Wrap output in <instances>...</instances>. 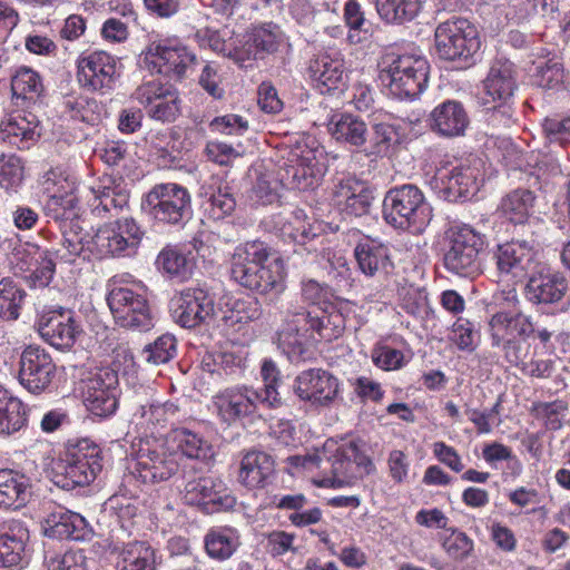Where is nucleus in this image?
Segmentation results:
<instances>
[{
  "label": "nucleus",
  "mask_w": 570,
  "mask_h": 570,
  "mask_svg": "<svg viewBox=\"0 0 570 570\" xmlns=\"http://www.w3.org/2000/svg\"><path fill=\"white\" fill-rule=\"evenodd\" d=\"M344 328L345 317L332 303L288 311L278 331V346L291 362L298 363L312 357L315 342L336 340Z\"/></svg>",
  "instance_id": "obj_1"
},
{
  "label": "nucleus",
  "mask_w": 570,
  "mask_h": 570,
  "mask_svg": "<svg viewBox=\"0 0 570 570\" xmlns=\"http://www.w3.org/2000/svg\"><path fill=\"white\" fill-rule=\"evenodd\" d=\"M366 452L365 441L352 439L340 445L326 443L322 452L292 455L287 458V461L294 468L312 470L321 468L322 462L326 460L331 464L333 474L332 487L341 488L354 484L375 470V465Z\"/></svg>",
  "instance_id": "obj_2"
},
{
  "label": "nucleus",
  "mask_w": 570,
  "mask_h": 570,
  "mask_svg": "<svg viewBox=\"0 0 570 570\" xmlns=\"http://www.w3.org/2000/svg\"><path fill=\"white\" fill-rule=\"evenodd\" d=\"M230 276L240 286L266 294L283 291L284 265L272 258V248L264 242H246L235 248L230 261Z\"/></svg>",
  "instance_id": "obj_3"
},
{
  "label": "nucleus",
  "mask_w": 570,
  "mask_h": 570,
  "mask_svg": "<svg viewBox=\"0 0 570 570\" xmlns=\"http://www.w3.org/2000/svg\"><path fill=\"white\" fill-rule=\"evenodd\" d=\"M383 218L394 228L419 235L431 223L432 208L417 186L405 184L386 191Z\"/></svg>",
  "instance_id": "obj_4"
},
{
  "label": "nucleus",
  "mask_w": 570,
  "mask_h": 570,
  "mask_svg": "<svg viewBox=\"0 0 570 570\" xmlns=\"http://www.w3.org/2000/svg\"><path fill=\"white\" fill-rule=\"evenodd\" d=\"M379 66L381 81L400 100L416 98L428 83L429 63L422 57L387 53Z\"/></svg>",
  "instance_id": "obj_5"
},
{
  "label": "nucleus",
  "mask_w": 570,
  "mask_h": 570,
  "mask_svg": "<svg viewBox=\"0 0 570 570\" xmlns=\"http://www.w3.org/2000/svg\"><path fill=\"white\" fill-rule=\"evenodd\" d=\"M101 461L100 448L90 440H81L55 463L51 480L67 491L89 485L101 471Z\"/></svg>",
  "instance_id": "obj_6"
},
{
  "label": "nucleus",
  "mask_w": 570,
  "mask_h": 570,
  "mask_svg": "<svg viewBox=\"0 0 570 570\" xmlns=\"http://www.w3.org/2000/svg\"><path fill=\"white\" fill-rule=\"evenodd\" d=\"M449 245L443 255L445 269L461 277L474 278L482 273L481 254L485 248V236L470 225L452 227Z\"/></svg>",
  "instance_id": "obj_7"
},
{
  "label": "nucleus",
  "mask_w": 570,
  "mask_h": 570,
  "mask_svg": "<svg viewBox=\"0 0 570 570\" xmlns=\"http://www.w3.org/2000/svg\"><path fill=\"white\" fill-rule=\"evenodd\" d=\"M434 42L439 58L458 61L464 67L474 63V56L481 47L476 27L461 17H453L439 23L434 32Z\"/></svg>",
  "instance_id": "obj_8"
},
{
  "label": "nucleus",
  "mask_w": 570,
  "mask_h": 570,
  "mask_svg": "<svg viewBox=\"0 0 570 570\" xmlns=\"http://www.w3.org/2000/svg\"><path fill=\"white\" fill-rule=\"evenodd\" d=\"M144 235V229L132 217L119 218L98 228L89 250L98 258L134 256Z\"/></svg>",
  "instance_id": "obj_9"
},
{
  "label": "nucleus",
  "mask_w": 570,
  "mask_h": 570,
  "mask_svg": "<svg viewBox=\"0 0 570 570\" xmlns=\"http://www.w3.org/2000/svg\"><path fill=\"white\" fill-rule=\"evenodd\" d=\"M141 63L150 72L181 79L197 63L196 55L175 39L151 42L141 53Z\"/></svg>",
  "instance_id": "obj_10"
},
{
  "label": "nucleus",
  "mask_w": 570,
  "mask_h": 570,
  "mask_svg": "<svg viewBox=\"0 0 570 570\" xmlns=\"http://www.w3.org/2000/svg\"><path fill=\"white\" fill-rule=\"evenodd\" d=\"M150 214L158 223L183 226L193 215L191 197L186 187L178 184H158L146 196Z\"/></svg>",
  "instance_id": "obj_11"
},
{
  "label": "nucleus",
  "mask_w": 570,
  "mask_h": 570,
  "mask_svg": "<svg viewBox=\"0 0 570 570\" xmlns=\"http://www.w3.org/2000/svg\"><path fill=\"white\" fill-rule=\"evenodd\" d=\"M107 303L119 326L139 332L154 327L151 308L141 291L115 287L109 292Z\"/></svg>",
  "instance_id": "obj_12"
},
{
  "label": "nucleus",
  "mask_w": 570,
  "mask_h": 570,
  "mask_svg": "<svg viewBox=\"0 0 570 570\" xmlns=\"http://www.w3.org/2000/svg\"><path fill=\"white\" fill-rule=\"evenodd\" d=\"M57 376V366L51 354L39 345H29L20 354L18 379L32 394L50 390Z\"/></svg>",
  "instance_id": "obj_13"
},
{
  "label": "nucleus",
  "mask_w": 570,
  "mask_h": 570,
  "mask_svg": "<svg viewBox=\"0 0 570 570\" xmlns=\"http://www.w3.org/2000/svg\"><path fill=\"white\" fill-rule=\"evenodd\" d=\"M14 273H27L26 281L32 287L43 288L50 284L56 273V263L51 259L50 248L35 243L16 246L10 255Z\"/></svg>",
  "instance_id": "obj_14"
},
{
  "label": "nucleus",
  "mask_w": 570,
  "mask_h": 570,
  "mask_svg": "<svg viewBox=\"0 0 570 570\" xmlns=\"http://www.w3.org/2000/svg\"><path fill=\"white\" fill-rule=\"evenodd\" d=\"M174 322L184 328H196L208 324L215 314L214 298L204 288L187 287L175 294L170 301Z\"/></svg>",
  "instance_id": "obj_15"
},
{
  "label": "nucleus",
  "mask_w": 570,
  "mask_h": 570,
  "mask_svg": "<svg viewBox=\"0 0 570 570\" xmlns=\"http://www.w3.org/2000/svg\"><path fill=\"white\" fill-rule=\"evenodd\" d=\"M83 403L94 415L106 417L118 406V374L109 367L90 372L82 381Z\"/></svg>",
  "instance_id": "obj_16"
},
{
  "label": "nucleus",
  "mask_w": 570,
  "mask_h": 570,
  "mask_svg": "<svg viewBox=\"0 0 570 570\" xmlns=\"http://www.w3.org/2000/svg\"><path fill=\"white\" fill-rule=\"evenodd\" d=\"M259 405L258 390L249 385L226 387L213 396L214 411L228 425L255 415Z\"/></svg>",
  "instance_id": "obj_17"
},
{
  "label": "nucleus",
  "mask_w": 570,
  "mask_h": 570,
  "mask_svg": "<svg viewBox=\"0 0 570 570\" xmlns=\"http://www.w3.org/2000/svg\"><path fill=\"white\" fill-rule=\"evenodd\" d=\"M132 96L154 120L173 122L180 114L179 94L170 85L147 81L138 86Z\"/></svg>",
  "instance_id": "obj_18"
},
{
  "label": "nucleus",
  "mask_w": 570,
  "mask_h": 570,
  "mask_svg": "<svg viewBox=\"0 0 570 570\" xmlns=\"http://www.w3.org/2000/svg\"><path fill=\"white\" fill-rule=\"evenodd\" d=\"M39 335L57 350L75 345L82 333L80 322L71 309L59 307L43 312L36 323Z\"/></svg>",
  "instance_id": "obj_19"
},
{
  "label": "nucleus",
  "mask_w": 570,
  "mask_h": 570,
  "mask_svg": "<svg viewBox=\"0 0 570 570\" xmlns=\"http://www.w3.org/2000/svg\"><path fill=\"white\" fill-rule=\"evenodd\" d=\"M179 470L177 453L169 452L163 444L146 442L140 445L135 473L144 483L155 484L169 480Z\"/></svg>",
  "instance_id": "obj_20"
},
{
  "label": "nucleus",
  "mask_w": 570,
  "mask_h": 570,
  "mask_svg": "<svg viewBox=\"0 0 570 570\" xmlns=\"http://www.w3.org/2000/svg\"><path fill=\"white\" fill-rule=\"evenodd\" d=\"M184 500L187 504L202 507L207 513L232 509L236 503L224 482L212 476L187 481Z\"/></svg>",
  "instance_id": "obj_21"
},
{
  "label": "nucleus",
  "mask_w": 570,
  "mask_h": 570,
  "mask_svg": "<svg viewBox=\"0 0 570 570\" xmlns=\"http://www.w3.org/2000/svg\"><path fill=\"white\" fill-rule=\"evenodd\" d=\"M338 386V380L330 372L309 368L295 377L293 391L301 401L316 406H327L337 396Z\"/></svg>",
  "instance_id": "obj_22"
},
{
  "label": "nucleus",
  "mask_w": 570,
  "mask_h": 570,
  "mask_svg": "<svg viewBox=\"0 0 570 570\" xmlns=\"http://www.w3.org/2000/svg\"><path fill=\"white\" fill-rule=\"evenodd\" d=\"M117 60L106 51H94L78 61V79L83 88L107 92L114 88Z\"/></svg>",
  "instance_id": "obj_23"
},
{
  "label": "nucleus",
  "mask_w": 570,
  "mask_h": 570,
  "mask_svg": "<svg viewBox=\"0 0 570 570\" xmlns=\"http://www.w3.org/2000/svg\"><path fill=\"white\" fill-rule=\"evenodd\" d=\"M567 291L568 282L561 273L541 269L529 277L524 296L533 305L547 306L561 302Z\"/></svg>",
  "instance_id": "obj_24"
},
{
  "label": "nucleus",
  "mask_w": 570,
  "mask_h": 570,
  "mask_svg": "<svg viewBox=\"0 0 570 570\" xmlns=\"http://www.w3.org/2000/svg\"><path fill=\"white\" fill-rule=\"evenodd\" d=\"M515 88L517 70L514 65L505 58H497L492 61L483 80L482 105L487 106L500 99L511 100Z\"/></svg>",
  "instance_id": "obj_25"
},
{
  "label": "nucleus",
  "mask_w": 570,
  "mask_h": 570,
  "mask_svg": "<svg viewBox=\"0 0 570 570\" xmlns=\"http://www.w3.org/2000/svg\"><path fill=\"white\" fill-rule=\"evenodd\" d=\"M40 137L39 121L31 112H14L0 122V138L18 149H29Z\"/></svg>",
  "instance_id": "obj_26"
},
{
  "label": "nucleus",
  "mask_w": 570,
  "mask_h": 570,
  "mask_svg": "<svg viewBox=\"0 0 570 570\" xmlns=\"http://www.w3.org/2000/svg\"><path fill=\"white\" fill-rule=\"evenodd\" d=\"M373 200L372 189L362 181L347 179L335 186V205L348 216L367 215Z\"/></svg>",
  "instance_id": "obj_27"
},
{
  "label": "nucleus",
  "mask_w": 570,
  "mask_h": 570,
  "mask_svg": "<svg viewBox=\"0 0 570 570\" xmlns=\"http://www.w3.org/2000/svg\"><path fill=\"white\" fill-rule=\"evenodd\" d=\"M431 129L443 137H456L464 134L470 124L463 105L456 100H445L430 114Z\"/></svg>",
  "instance_id": "obj_28"
},
{
  "label": "nucleus",
  "mask_w": 570,
  "mask_h": 570,
  "mask_svg": "<svg viewBox=\"0 0 570 570\" xmlns=\"http://www.w3.org/2000/svg\"><path fill=\"white\" fill-rule=\"evenodd\" d=\"M479 177L480 170L475 166L461 165L449 173H438L444 197L450 202L465 200L474 196L479 190Z\"/></svg>",
  "instance_id": "obj_29"
},
{
  "label": "nucleus",
  "mask_w": 570,
  "mask_h": 570,
  "mask_svg": "<svg viewBox=\"0 0 570 570\" xmlns=\"http://www.w3.org/2000/svg\"><path fill=\"white\" fill-rule=\"evenodd\" d=\"M345 65L338 52H320L308 63L307 72L315 86L327 91L338 88L345 77Z\"/></svg>",
  "instance_id": "obj_30"
},
{
  "label": "nucleus",
  "mask_w": 570,
  "mask_h": 570,
  "mask_svg": "<svg viewBox=\"0 0 570 570\" xmlns=\"http://www.w3.org/2000/svg\"><path fill=\"white\" fill-rule=\"evenodd\" d=\"M491 344H499L509 338H527L534 332L531 317L522 312L500 311L489 320Z\"/></svg>",
  "instance_id": "obj_31"
},
{
  "label": "nucleus",
  "mask_w": 570,
  "mask_h": 570,
  "mask_svg": "<svg viewBox=\"0 0 570 570\" xmlns=\"http://www.w3.org/2000/svg\"><path fill=\"white\" fill-rule=\"evenodd\" d=\"M534 250L527 240H512L498 246L497 267L501 274L522 277L532 265Z\"/></svg>",
  "instance_id": "obj_32"
},
{
  "label": "nucleus",
  "mask_w": 570,
  "mask_h": 570,
  "mask_svg": "<svg viewBox=\"0 0 570 570\" xmlns=\"http://www.w3.org/2000/svg\"><path fill=\"white\" fill-rule=\"evenodd\" d=\"M29 530L18 520H10L0 534V567L20 566L27 557Z\"/></svg>",
  "instance_id": "obj_33"
},
{
  "label": "nucleus",
  "mask_w": 570,
  "mask_h": 570,
  "mask_svg": "<svg viewBox=\"0 0 570 570\" xmlns=\"http://www.w3.org/2000/svg\"><path fill=\"white\" fill-rule=\"evenodd\" d=\"M274 470V460L269 454L252 450L245 453L240 461L238 480L249 489L263 488Z\"/></svg>",
  "instance_id": "obj_34"
},
{
  "label": "nucleus",
  "mask_w": 570,
  "mask_h": 570,
  "mask_svg": "<svg viewBox=\"0 0 570 570\" xmlns=\"http://www.w3.org/2000/svg\"><path fill=\"white\" fill-rule=\"evenodd\" d=\"M31 497L30 479L16 470H0V507L19 509Z\"/></svg>",
  "instance_id": "obj_35"
},
{
  "label": "nucleus",
  "mask_w": 570,
  "mask_h": 570,
  "mask_svg": "<svg viewBox=\"0 0 570 570\" xmlns=\"http://www.w3.org/2000/svg\"><path fill=\"white\" fill-rule=\"evenodd\" d=\"M328 132L341 142L361 147L367 141L368 130L366 124L352 114H335L331 117Z\"/></svg>",
  "instance_id": "obj_36"
},
{
  "label": "nucleus",
  "mask_w": 570,
  "mask_h": 570,
  "mask_svg": "<svg viewBox=\"0 0 570 570\" xmlns=\"http://www.w3.org/2000/svg\"><path fill=\"white\" fill-rule=\"evenodd\" d=\"M354 257L360 271L371 277L391 265L387 246L371 238L356 244Z\"/></svg>",
  "instance_id": "obj_37"
},
{
  "label": "nucleus",
  "mask_w": 570,
  "mask_h": 570,
  "mask_svg": "<svg viewBox=\"0 0 570 570\" xmlns=\"http://www.w3.org/2000/svg\"><path fill=\"white\" fill-rule=\"evenodd\" d=\"M27 406L0 385V435H12L27 425Z\"/></svg>",
  "instance_id": "obj_38"
},
{
  "label": "nucleus",
  "mask_w": 570,
  "mask_h": 570,
  "mask_svg": "<svg viewBox=\"0 0 570 570\" xmlns=\"http://www.w3.org/2000/svg\"><path fill=\"white\" fill-rule=\"evenodd\" d=\"M239 546V534L230 527L212 528L204 537L206 553L218 561L228 560Z\"/></svg>",
  "instance_id": "obj_39"
},
{
  "label": "nucleus",
  "mask_w": 570,
  "mask_h": 570,
  "mask_svg": "<svg viewBox=\"0 0 570 570\" xmlns=\"http://www.w3.org/2000/svg\"><path fill=\"white\" fill-rule=\"evenodd\" d=\"M535 196L529 189H515L505 195L500 203V213L514 224H523L534 207Z\"/></svg>",
  "instance_id": "obj_40"
},
{
  "label": "nucleus",
  "mask_w": 570,
  "mask_h": 570,
  "mask_svg": "<svg viewBox=\"0 0 570 570\" xmlns=\"http://www.w3.org/2000/svg\"><path fill=\"white\" fill-rule=\"evenodd\" d=\"M376 11L386 23L403 24L413 20L420 9V0H375Z\"/></svg>",
  "instance_id": "obj_41"
},
{
  "label": "nucleus",
  "mask_w": 570,
  "mask_h": 570,
  "mask_svg": "<svg viewBox=\"0 0 570 570\" xmlns=\"http://www.w3.org/2000/svg\"><path fill=\"white\" fill-rule=\"evenodd\" d=\"M261 376L264 382L263 389L258 391L262 399V406L267 409H279L285 401L279 392L281 372L272 360H265L261 367Z\"/></svg>",
  "instance_id": "obj_42"
},
{
  "label": "nucleus",
  "mask_w": 570,
  "mask_h": 570,
  "mask_svg": "<svg viewBox=\"0 0 570 570\" xmlns=\"http://www.w3.org/2000/svg\"><path fill=\"white\" fill-rule=\"evenodd\" d=\"M209 189L210 191L206 193V199L203 203L208 217L219 220L232 215L236 207L232 188L227 184H219Z\"/></svg>",
  "instance_id": "obj_43"
},
{
  "label": "nucleus",
  "mask_w": 570,
  "mask_h": 570,
  "mask_svg": "<svg viewBox=\"0 0 570 570\" xmlns=\"http://www.w3.org/2000/svg\"><path fill=\"white\" fill-rule=\"evenodd\" d=\"M26 297V292L12 278L0 281V318L16 321Z\"/></svg>",
  "instance_id": "obj_44"
},
{
  "label": "nucleus",
  "mask_w": 570,
  "mask_h": 570,
  "mask_svg": "<svg viewBox=\"0 0 570 570\" xmlns=\"http://www.w3.org/2000/svg\"><path fill=\"white\" fill-rule=\"evenodd\" d=\"M117 570H155L154 551L144 542L129 543L119 554Z\"/></svg>",
  "instance_id": "obj_45"
},
{
  "label": "nucleus",
  "mask_w": 570,
  "mask_h": 570,
  "mask_svg": "<svg viewBox=\"0 0 570 570\" xmlns=\"http://www.w3.org/2000/svg\"><path fill=\"white\" fill-rule=\"evenodd\" d=\"M302 161L285 164L278 171V177L284 187L288 189L306 190L312 188L315 181L312 167Z\"/></svg>",
  "instance_id": "obj_46"
},
{
  "label": "nucleus",
  "mask_w": 570,
  "mask_h": 570,
  "mask_svg": "<svg viewBox=\"0 0 570 570\" xmlns=\"http://www.w3.org/2000/svg\"><path fill=\"white\" fill-rule=\"evenodd\" d=\"M156 264L165 273L181 278L187 277L191 272L190 259L177 246L167 245L163 248Z\"/></svg>",
  "instance_id": "obj_47"
},
{
  "label": "nucleus",
  "mask_w": 570,
  "mask_h": 570,
  "mask_svg": "<svg viewBox=\"0 0 570 570\" xmlns=\"http://www.w3.org/2000/svg\"><path fill=\"white\" fill-rule=\"evenodd\" d=\"M176 442L178 451L188 459L204 461L213 455L212 445L189 430L178 431Z\"/></svg>",
  "instance_id": "obj_48"
},
{
  "label": "nucleus",
  "mask_w": 570,
  "mask_h": 570,
  "mask_svg": "<svg viewBox=\"0 0 570 570\" xmlns=\"http://www.w3.org/2000/svg\"><path fill=\"white\" fill-rule=\"evenodd\" d=\"M177 353V341L171 334H163L153 343L147 344L141 355L145 361L153 365H161L171 361Z\"/></svg>",
  "instance_id": "obj_49"
},
{
  "label": "nucleus",
  "mask_w": 570,
  "mask_h": 570,
  "mask_svg": "<svg viewBox=\"0 0 570 570\" xmlns=\"http://www.w3.org/2000/svg\"><path fill=\"white\" fill-rule=\"evenodd\" d=\"M568 410V403L562 400L540 402L533 406L535 416L541 419L544 426L551 431H557L562 428Z\"/></svg>",
  "instance_id": "obj_50"
},
{
  "label": "nucleus",
  "mask_w": 570,
  "mask_h": 570,
  "mask_svg": "<svg viewBox=\"0 0 570 570\" xmlns=\"http://www.w3.org/2000/svg\"><path fill=\"white\" fill-rule=\"evenodd\" d=\"M368 147L366 154L370 156H383L390 150L393 142L397 140L396 128L389 124H376L373 127V131L367 137Z\"/></svg>",
  "instance_id": "obj_51"
},
{
  "label": "nucleus",
  "mask_w": 570,
  "mask_h": 570,
  "mask_svg": "<svg viewBox=\"0 0 570 570\" xmlns=\"http://www.w3.org/2000/svg\"><path fill=\"white\" fill-rule=\"evenodd\" d=\"M11 89L18 97H37L42 90V83L39 75L30 68L22 67L17 70L11 80Z\"/></svg>",
  "instance_id": "obj_52"
},
{
  "label": "nucleus",
  "mask_w": 570,
  "mask_h": 570,
  "mask_svg": "<svg viewBox=\"0 0 570 570\" xmlns=\"http://www.w3.org/2000/svg\"><path fill=\"white\" fill-rule=\"evenodd\" d=\"M563 77L562 63L556 59H549L537 65L533 81L541 88L554 89L562 85Z\"/></svg>",
  "instance_id": "obj_53"
},
{
  "label": "nucleus",
  "mask_w": 570,
  "mask_h": 570,
  "mask_svg": "<svg viewBox=\"0 0 570 570\" xmlns=\"http://www.w3.org/2000/svg\"><path fill=\"white\" fill-rule=\"evenodd\" d=\"M450 534L442 539V547L448 556L456 561L469 558L473 551V541L462 531L450 528Z\"/></svg>",
  "instance_id": "obj_54"
},
{
  "label": "nucleus",
  "mask_w": 570,
  "mask_h": 570,
  "mask_svg": "<svg viewBox=\"0 0 570 570\" xmlns=\"http://www.w3.org/2000/svg\"><path fill=\"white\" fill-rule=\"evenodd\" d=\"M85 250L82 238L76 232L65 233L60 248L50 249L51 259L66 264L75 263Z\"/></svg>",
  "instance_id": "obj_55"
},
{
  "label": "nucleus",
  "mask_w": 570,
  "mask_h": 570,
  "mask_svg": "<svg viewBox=\"0 0 570 570\" xmlns=\"http://www.w3.org/2000/svg\"><path fill=\"white\" fill-rule=\"evenodd\" d=\"M23 179V165L21 158L16 155L1 156L0 159V186L10 189L18 187Z\"/></svg>",
  "instance_id": "obj_56"
},
{
  "label": "nucleus",
  "mask_w": 570,
  "mask_h": 570,
  "mask_svg": "<svg viewBox=\"0 0 570 570\" xmlns=\"http://www.w3.org/2000/svg\"><path fill=\"white\" fill-rule=\"evenodd\" d=\"M542 129L546 138L550 142L561 146L570 144V116L568 117H547L542 122Z\"/></svg>",
  "instance_id": "obj_57"
},
{
  "label": "nucleus",
  "mask_w": 570,
  "mask_h": 570,
  "mask_svg": "<svg viewBox=\"0 0 570 570\" xmlns=\"http://www.w3.org/2000/svg\"><path fill=\"white\" fill-rule=\"evenodd\" d=\"M96 193L99 200L97 208L101 207L105 212L120 210L129 202L128 191L120 187L102 186Z\"/></svg>",
  "instance_id": "obj_58"
},
{
  "label": "nucleus",
  "mask_w": 570,
  "mask_h": 570,
  "mask_svg": "<svg viewBox=\"0 0 570 570\" xmlns=\"http://www.w3.org/2000/svg\"><path fill=\"white\" fill-rule=\"evenodd\" d=\"M344 19L351 31H353L350 32L348 40L352 43H360L362 41L360 33L364 32V35H366L368 30L364 28L366 21L364 12L361 10V6L357 1L348 0L345 3Z\"/></svg>",
  "instance_id": "obj_59"
},
{
  "label": "nucleus",
  "mask_w": 570,
  "mask_h": 570,
  "mask_svg": "<svg viewBox=\"0 0 570 570\" xmlns=\"http://www.w3.org/2000/svg\"><path fill=\"white\" fill-rule=\"evenodd\" d=\"M239 363L240 360L233 353L218 352L206 355L203 360V367L209 373L229 375L235 372Z\"/></svg>",
  "instance_id": "obj_60"
},
{
  "label": "nucleus",
  "mask_w": 570,
  "mask_h": 570,
  "mask_svg": "<svg viewBox=\"0 0 570 570\" xmlns=\"http://www.w3.org/2000/svg\"><path fill=\"white\" fill-rule=\"evenodd\" d=\"M48 570H88L87 558L82 551H67L61 556L46 558Z\"/></svg>",
  "instance_id": "obj_61"
},
{
  "label": "nucleus",
  "mask_w": 570,
  "mask_h": 570,
  "mask_svg": "<svg viewBox=\"0 0 570 570\" xmlns=\"http://www.w3.org/2000/svg\"><path fill=\"white\" fill-rule=\"evenodd\" d=\"M487 121L493 128H508L512 124V108L510 100H497L484 106Z\"/></svg>",
  "instance_id": "obj_62"
},
{
  "label": "nucleus",
  "mask_w": 570,
  "mask_h": 570,
  "mask_svg": "<svg viewBox=\"0 0 570 570\" xmlns=\"http://www.w3.org/2000/svg\"><path fill=\"white\" fill-rule=\"evenodd\" d=\"M277 36L265 27L257 28L247 39V48H255L263 59L266 53L277 50Z\"/></svg>",
  "instance_id": "obj_63"
},
{
  "label": "nucleus",
  "mask_w": 570,
  "mask_h": 570,
  "mask_svg": "<svg viewBox=\"0 0 570 570\" xmlns=\"http://www.w3.org/2000/svg\"><path fill=\"white\" fill-rule=\"evenodd\" d=\"M72 511L62 508H56L45 519L43 530L46 535L51 538L65 539L69 528L67 515H72Z\"/></svg>",
  "instance_id": "obj_64"
}]
</instances>
